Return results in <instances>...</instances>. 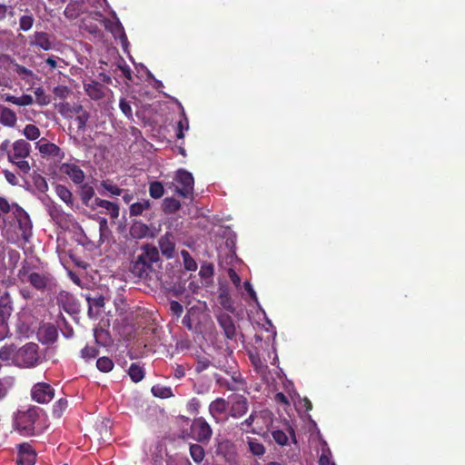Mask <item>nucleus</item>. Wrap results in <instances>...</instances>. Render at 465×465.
<instances>
[{
    "label": "nucleus",
    "instance_id": "nucleus-1",
    "mask_svg": "<svg viewBox=\"0 0 465 465\" xmlns=\"http://www.w3.org/2000/svg\"><path fill=\"white\" fill-rule=\"evenodd\" d=\"M0 151L6 153L8 161L16 166L21 174L26 175L30 173L29 160L33 159L30 156L31 144L26 140L19 139L14 143L5 140L0 145Z\"/></svg>",
    "mask_w": 465,
    "mask_h": 465
},
{
    "label": "nucleus",
    "instance_id": "nucleus-2",
    "mask_svg": "<svg viewBox=\"0 0 465 465\" xmlns=\"http://www.w3.org/2000/svg\"><path fill=\"white\" fill-rule=\"evenodd\" d=\"M160 261L157 247L152 244H143L141 252L131 262L130 272L139 279H147L154 271L153 264Z\"/></svg>",
    "mask_w": 465,
    "mask_h": 465
},
{
    "label": "nucleus",
    "instance_id": "nucleus-3",
    "mask_svg": "<svg viewBox=\"0 0 465 465\" xmlns=\"http://www.w3.org/2000/svg\"><path fill=\"white\" fill-rule=\"evenodd\" d=\"M40 409L33 406L25 411L19 410L15 416V428L21 435L35 434V422L39 419Z\"/></svg>",
    "mask_w": 465,
    "mask_h": 465
},
{
    "label": "nucleus",
    "instance_id": "nucleus-4",
    "mask_svg": "<svg viewBox=\"0 0 465 465\" xmlns=\"http://www.w3.org/2000/svg\"><path fill=\"white\" fill-rule=\"evenodd\" d=\"M39 346L35 342H28L16 349L15 364L18 367L31 368L39 363Z\"/></svg>",
    "mask_w": 465,
    "mask_h": 465
},
{
    "label": "nucleus",
    "instance_id": "nucleus-5",
    "mask_svg": "<svg viewBox=\"0 0 465 465\" xmlns=\"http://www.w3.org/2000/svg\"><path fill=\"white\" fill-rule=\"evenodd\" d=\"M190 436L201 444H208L213 429L203 417L194 418L190 426Z\"/></svg>",
    "mask_w": 465,
    "mask_h": 465
},
{
    "label": "nucleus",
    "instance_id": "nucleus-6",
    "mask_svg": "<svg viewBox=\"0 0 465 465\" xmlns=\"http://www.w3.org/2000/svg\"><path fill=\"white\" fill-rule=\"evenodd\" d=\"M215 459L220 465L235 464L237 461L235 444L229 440L219 441L215 450Z\"/></svg>",
    "mask_w": 465,
    "mask_h": 465
},
{
    "label": "nucleus",
    "instance_id": "nucleus-7",
    "mask_svg": "<svg viewBox=\"0 0 465 465\" xmlns=\"http://www.w3.org/2000/svg\"><path fill=\"white\" fill-rule=\"evenodd\" d=\"M25 282L42 293L51 292L56 285L54 277L48 272L30 273Z\"/></svg>",
    "mask_w": 465,
    "mask_h": 465
},
{
    "label": "nucleus",
    "instance_id": "nucleus-8",
    "mask_svg": "<svg viewBox=\"0 0 465 465\" xmlns=\"http://www.w3.org/2000/svg\"><path fill=\"white\" fill-rule=\"evenodd\" d=\"M13 213L18 223L22 238L25 242H28L32 236L33 228L32 222L28 213L16 203H13Z\"/></svg>",
    "mask_w": 465,
    "mask_h": 465
},
{
    "label": "nucleus",
    "instance_id": "nucleus-9",
    "mask_svg": "<svg viewBox=\"0 0 465 465\" xmlns=\"http://www.w3.org/2000/svg\"><path fill=\"white\" fill-rule=\"evenodd\" d=\"M174 180L181 185V187H177L175 190L179 195L187 198L193 193L194 179L190 172L183 169L178 170Z\"/></svg>",
    "mask_w": 465,
    "mask_h": 465
},
{
    "label": "nucleus",
    "instance_id": "nucleus-10",
    "mask_svg": "<svg viewBox=\"0 0 465 465\" xmlns=\"http://www.w3.org/2000/svg\"><path fill=\"white\" fill-rule=\"evenodd\" d=\"M31 397L38 403H48L54 397V389L46 382L35 383L31 390Z\"/></svg>",
    "mask_w": 465,
    "mask_h": 465
},
{
    "label": "nucleus",
    "instance_id": "nucleus-11",
    "mask_svg": "<svg viewBox=\"0 0 465 465\" xmlns=\"http://www.w3.org/2000/svg\"><path fill=\"white\" fill-rule=\"evenodd\" d=\"M256 424L251 430V433L262 435L265 434L272 425L273 414L271 411L263 409L256 411Z\"/></svg>",
    "mask_w": 465,
    "mask_h": 465
},
{
    "label": "nucleus",
    "instance_id": "nucleus-12",
    "mask_svg": "<svg viewBox=\"0 0 465 465\" xmlns=\"http://www.w3.org/2000/svg\"><path fill=\"white\" fill-rule=\"evenodd\" d=\"M84 90L86 94L94 101L102 100L105 98L108 94H113L110 88L94 80L84 83Z\"/></svg>",
    "mask_w": 465,
    "mask_h": 465
},
{
    "label": "nucleus",
    "instance_id": "nucleus-13",
    "mask_svg": "<svg viewBox=\"0 0 465 465\" xmlns=\"http://www.w3.org/2000/svg\"><path fill=\"white\" fill-rule=\"evenodd\" d=\"M35 144L43 157H53L57 160H62L64 156V152L58 145L48 142L45 138L40 139Z\"/></svg>",
    "mask_w": 465,
    "mask_h": 465
},
{
    "label": "nucleus",
    "instance_id": "nucleus-14",
    "mask_svg": "<svg viewBox=\"0 0 465 465\" xmlns=\"http://www.w3.org/2000/svg\"><path fill=\"white\" fill-rule=\"evenodd\" d=\"M248 410L249 403L246 397L239 394L232 396L229 410L231 417L240 419L248 412Z\"/></svg>",
    "mask_w": 465,
    "mask_h": 465
},
{
    "label": "nucleus",
    "instance_id": "nucleus-15",
    "mask_svg": "<svg viewBox=\"0 0 465 465\" xmlns=\"http://www.w3.org/2000/svg\"><path fill=\"white\" fill-rule=\"evenodd\" d=\"M90 208L95 210L97 208H102L104 211L101 213H104L109 214L112 219H116L119 217L120 207L117 203L110 202L101 198H94L90 205Z\"/></svg>",
    "mask_w": 465,
    "mask_h": 465
},
{
    "label": "nucleus",
    "instance_id": "nucleus-16",
    "mask_svg": "<svg viewBox=\"0 0 465 465\" xmlns=\"http://www.w3.org/2000/svg\"><path fill=\"white\" fill-rule=\"evenodd\" d=\"M217 322L223 329L227 340H235L237 331L232 318L226 312H221L217 315Z\"/></svg>",
    "mask_w": 465,
    "mask_h": 465
},
{
    "label": "nucleus",
    "instance_id": "nucleus-17",
    "mask_svg": "<svg viewBox=\"0 0 465 465\" xmlns=\"http://www.w3.org/2000/svg\"><path fill=\"white\" fill-rule=\"evenodd\" d=\"M223 371H224V372L227 374H231L232 381H229L228 380L223 378L221 375L215 373L214 374L215 381L220 386L224 387L229 391H234L236 389V387L232 383H235V384H242L243 383V380L239 371H230L224 368Z\"/></svg>",
    "mask_w": 465,
    "mask_h": 465
},
{
    "label": "nucleus",
    "instance_id": "nucleus-18",
    "mask_svg": "<svg viewBox=\"0 0 465 465\" xmlns=\"http://www.w3.org/2000/svg\"><path fill=\"white\" fill-rule=\"evenodd\" d=\"M61 172L66 174L74 183H82L84 180L83 170L74 163H63L60 168Z\"/></svg>",
    "mask_w": 465,
    "mask_h": 465
},
{
    "label": "nucleus",
    "instance_id": "nucleus-19",
    "mask_svg": "<svg viewBox=\"0 0 465 465\" xmlns=\"http://www.w3.org/2000/svg\"><path fill=\"white\" fill-rule=\"evenodd\" d=\"M31 46H37L44 51H49L53 49V43L50 39V35L45 32H35L30 42Z\"/></svg>",
    "mask_w": 465,
    "mask_h": 465
},
{
    "label": "nucleus",
    "instance_id": "nucleus-20",
    "mask_svg": "<svg viewBox=\"0 0 465 465\" xmlns=\"http://www.w3.org/2000/svg\"><path fill=\"white\" fill-rule=\"evenodd\" d=\"M211 367L223 370V366L214 364L208 356L203 354L196 355L194 366V371L196 374H201Z\"/></svg>",
    "mask_w": 465,
    "mask_h": 465
},
{
    "label": "nucleus",
    "instance_id": "nucleus-21",
    "mask_svg": "<svg viewBox=\"0 0 465 465\" xmlns=\"http://www.w3.org/2000/svg\"><path fill=\"white\" fill-rule=\"evenodd\" d=\"M229 402L223 398H217L209 405L210 414L217 420L220 415L223 414L228 409Z\"/></svg>",
    "mask_w": 465,
    "mask_h": 465
},
{
    "label": "nucleus",
    "instance_id": "nucleus-22",
    "mask_svg": "<svg viewBox=\"0 0 465 465\" xmlns=\"http://www.w3.org/2000/svg\"><path fill=\"white\" fill-rule=\"evenodd\" d=\"M158 243L162 254L167 259L173 258L175 246L171 239V235L169 233L164 234L159 239Z\"/></svg>",
    "mask_w": 465,
    "mask_h": 465
},
{
    "label": "nucleus",
    "instance_id": "nucleus-23",
    "mask_svg": "<svg viewBox=\"0 0 465 465\" xmlns=\"http://www.w3.org/2000/svg\"><path fill=\"white\" fill-rule=\"evenodd\" d=\"M40 341L43 343L49 344L54 342L58 338V331L52 324L45 325L39 331Z\"/></svg>",
    "mask_w": 465,
    "mask_h": 465
},
{
    "label": "nucleus",
    "instance_id": "nucleus-24",
    "mask_svg": "<svg viewBox=\"0 0 465 465\" xmlns=\"http://www.w3.org/2000/svg\"><path fill=\"white\" fill-rule=\"evenodd\" d=\"M100 187L104 190L102 195L120 196L124 193V189L120 188L113 180L106 179L100 183Z\"/></svg>",
    "mask_w": 465,
    "mask_h": 465
},
{
    "label": "nucleus",
    "instance_id": "nucleus-25",
    "mask_svg": "<svg viewBox=\"0 0 465 465\" xmlns=\"http://www.w3.org/2000/svg\"><path fill=\"white\" fill-rule=\"evenodd\" d=\"M84 3V0H73L69 3L64 11L65 17L69 19L77 18L83 13L82 7Z\"/></svg>",
    "mask_w": 465,
    "mask_h": 465
},
{
    "label": "nucleus",
    "instance_id": "nucleus-26",
    "mask_svg": "<svg viewBox=\"0 0 465 465\" xmlns=\"http://www.w3.org/2000/svg\"><path fill=\"white\" fill-rule=\"evenodd\" d=\"M17 117L15 113L7 107L0 108V123L5 126L12 127L16 124Z\"/></svg>",
    "mask_w": 465,
    "mask_h": 465
},
{
    "label": "nucleus",
    "instance_id": "nucleus-27",
    "mask_svg": "<svg viewBox=\"0 0 465 465\" xmlns=\"http://www.w3.org/2000/svg\"><path fill=\"white\" fill-rule=\"evenodd\" d=\"M148 233L149 227L141 222H134L130 228V234L134 239L144 238Z\"/></svg>",
    "mask_w": 465,
    "mask_h": 465
},
{
    "label": "nucleus",
    "instance_id": "nucleus-28",
    "mask_svg": "<svg viewBox=\"0 0 465 465\" xmlns=\"http://www.w3.org/2000/svg\"><path fill=\"white\" fill-rule=\"evenodd\" d=\"M5 100L18 106H27L33 104L34 103V99L30 94H23L20 97L6 94Z\"/></svg>",
    "mask_w": 465,
    "mask_h": 465
},
{
    "label": "nucleus",
    "instance_id": "nucleus-29",
    "mask_svg": "<svg viewBox=\"0 0 465 465\" xmlns=\"http://www.w3.org/2000/svg\"><path fill=\"white\" fill-rule=\"evenodd\" d=\"M128 374L134 382H139L144 378L145 371L143 366L134 362L129 367Z\"/></svg>",
    "mask_w": 465,
    "mask_h": 465
},
{
    "label": "nucleus",
    "instance_id": "nucleus-30",
    "mask_svg": "<svg viewBox=\"0 0 465 465\" xmlns=\"http://www.w3.org/2000/svg\"><path fill=\"white\" fill-rule=\"evenodd\" d=\"M55 193L58 195V197L68 206L72 207L74 201H73V193L71 191L64 185L57 184L55 186Z\"/></svg>",
    "mask_w": 465,
    "mask_h": 465
},
{
    "label": "nucleus",
    "instance_id": "nucleus-31",
    "mask_svg": "<svg viewBox=\"0 0 465 465\" xmlns=\"http://www.w3.org/2000/svg\"><path fill=\"white\" fill-rule=\"evenodd\" d=\"M151 208V202L149 200H143L142 202H137L132 203L130 205V216H139L144 211L149 210Z\"/></svg>",
    "mask_w": 465,
    "mask_h": 465
},
{
    "label": "nucleus",
    "instance_id": "nucleus-32",
    "mask_svg": "<svg viewBox=\"0 0 465 465\" xmlns=\"http://www.w3.org/2000/svg\"><path fill=\"white\" fill-rule=\"evenodd\" d=\"M181 208V203L173 197H166L163 202V211L165 213H175Z\"/></svg>",
    "mask_w": 465,
    "mask_h": 465
},
{
    "label": "nucleus",
    "instance_id": "nucleus-33",
    "mask_svg": "<svg viewBox=\"0 0 465 465\" xmlns=\"http://www.w3.org/2000/svg\"><path fill=\"white\" fill-rule=\"evenodd\" d=\"M247 444L249 451L254 455L261 457L265 453V448L262 443L258 440L252 438H247Z\"/></svg>",
    "mask_w": 465,
    "mask_h": 465
},
{
    "label": "nucleus",
    "instance_id": "nucleus-34",
    "mask_svg": "<svg viewBox=\"0 0 465 465\" xmlns=\"http://www.w3.org/2000/svg\"><path fill=\"white\" fill-rule=\"evenodd\" d=\"M94 196V189L91 185L85 183L81 186L80 197H81L83 203L85 206L90 207V205L92 204V203H90V202L92 201Z\"/></svg>",
    "mask_w": 465,
    "mask_h": 465
},
{
    "label": "nucleus",
    "instance_id": "nucleus-35",
    "mask_svg": "<svg viewBox=\"0 0 465 465\" xmlns=\"http://www.w3.org/2000/svg\"><path fill=\"white\" fill-rule=\"evenodd\" d=\"M218 300L219 303L224 310L230 312H233L235 311L233 301L227 292H222L218 296Z\"/></svg>",
    "mask_w": 465,
    "mask_h": 465
},
{
    "label": "nucleus",
    "instance_id": "nucleus-36",
    "mask_svg": "<svg viewBox=\"0 0 465 465\" xmlns=\"http://www.w3.org/2000/svg\"><path fill=\"white\" fill-rule=\"evenodd\" d=\"M190 455L196 463H201L204 457L205 451L202 445L194 443L190 445Z\"/></svg>",
    "mask_w": 465,
    "mask_h": 465
},
{
    "label": "nucleus",
    "instance_id": "nucleus-37",
    "mask_svg": "<svg viewBox=\"0 0 465 465\" xmlns=\"http://www.w3.org/2000/svg\"><path fill=\"white\" fill-rule=\"evenodd\" d=\"M11 64L13 65L14 72H15L23 80L28 81L29 78H33L35 76V74L31 69H28L15 61H12Z\"/></svg>",
    "mask_w": 465,
    "mask_h": 465
},
{
    "label": "nucleus",
    "instance_id": "nucleus-38",
    "mask_svg": "<svg viewBox=\"0 0 465 465\" xmlns=\"http://www.w3.org/2000/svg\"><path fill=\"white\" fill-rule=\"evenodd\" d=\"M181 255L183 258V266H184L185 270L190 271V272H195L198 267L197 262L191 256V254L187 251L183 250L181 252Z\"/></svg>",
    "mask_w": 465,
    "mask_h": 465
},
{
    "label": "nucleus",
    "instance_id": "nucleus-39",
    "mask_svg": "<svg viewBox=\"0 0 465 465\" xmlns=\"http://www.w3.org/2000/svg\"><path fill=\"white\" fill-rule=\"evenodd\" d=\"M16 354V347L14 345H5L0 349V360L9 361L12 360L15 363V356Z\"/></svg>",
    "mask_w": 465,
    "mask_h": 465
},
{
    "label": "nucleus",
    "instance_id": "nucleus-40",
    "mask_svg": "<svg viewBox=\"0 0 465 465\" xmlns=\"http://www.w3.org/2000/svg\"><path fill=\"white\" fill-rule=\"evenodd\" d=\"M149 193L153 199H160L164 193V188L161 182H152L149 184Z\"/></svg>",
    "mask_w": 465,
    "mask_h": 465
},
{
    "label": "nucleus",
    "instance_id": "nucleus-41",
    "mask_svg": "<svg viewBox=\"0 0 465 465\" xmlns=\"http://www.w3.org/2000/svg\"><path fill=\"white\" fill-rule=\"evenodd\" d=\"M114 361L109 357H100L96 361V367L102 372H109L114 368Z\"/></svg>",
    "mask_w": 465,
    "mask_h": 465
},
{
    "label": "nucleus",
    "instance_id": "nucleus-42",
    "mask_svg": "<svg viewBox=\"0 0 465 465\" xmlns=\"http://www.w3.org/2000/svg\"><path fill=\"white\" fill-rule=\"evenodd\" d=\"M256 411H252L247 419L242 421L239 425V429L244 432H251L253 426L256 424Z\"/></svg>",
    "mask_w": 465,
    "mask_h": 465
},
{
    "label": "nucleus",
    "instance_id": "nucleus-43",
    "mask_svg": "<svg viewBox=\"0 0 465 465\" xmlns=\"http://www.w3.org/2000/svg\"><path fill=\"white\" fill-rule=\"evenodd\" d=\"M151 391L153 396L162 398V399H166V398H170L171 396H173L172 390L169 387L155 385V386L152 387Z\"/></svg>",
    "mask_w": 465,
    "mask_h": 465
},
{
    "label": "nucleus",
    "instance_id": "nucleus-44",
    "mask_svg": "<svg viewBox=\"0 0 465 465\" xmlns=\"http://www.w3.org/2000/svg\"><path fill=\"white\" fill-rule=\"evenodd\" d=\"M34 93L36 97V103L39 105L44 106L51 103L50 96L45 94V91L43 87H36Z\"/></svg>",
    "mask_w": 465,
    "mask_h": 465
},
{
    "label": "nucleus",
    "instance_id": "nucleus-45",
    "mask_svg": "<svg viewBox=\"0 0 465 465\" xmlns=\"http://www.w3.org/2000/svg\"><path fill=\"white\" fill-rule=\"evenodd\" d=\"M35 23L33 15H24L19 19V28L24 32L29 31Z\"/></svg>",
    "mask_w": 465,
    "mask_h": 465
},
{
    "label": "nucleus",
    "instance_id": "nucleus-46",
    "mask_svg": "<svg viewBox=\"0 0 465 465\" xmlns=\"http://www.w3.org/2000/svg\"><path fill=\"white\" fill-rule=\"evenodd\" d=\"M32 271L31 265L27 261H24L22 262L21 268L18 270L17 277L22 282H25L28 279L30 273H34Z\"/></svg>",
    "mask_w": 465,
    "mask_h": 465
},
{
    "label": "nucleus",
    "instance_id": "nucleus-47",
    "mask_svg": "<svg viewBox=\"0 0 465 465\" xmlns=\"http://www.w3.org/2000/svg\"><path fill=\"white\" fill-rule=\"evenodd\" d=\"M24 135L28 139L35 141L40 136V130L35 124H27L24 129Z\"/></svg>",
    "mask_w": 465,
    "mask_h": 465
},
{
    "label": "nucleus",
    "instance_id": "nucleus-48",
    "mask_svg": "<svg viewBox=\"0 0 465 465\" xmlns=\"http://www.w3.org/2000/svg\"><path fill=\"white\" fill-rule=\"evenodd\" d=\"M73 300V296L65 291H61L57 295V302L61 304L64 311L69 312V307L71 301Z\"/></svg>",
    "mask_w": 465,
    "mask_h": 465
},
{
    "label": "nucleus",
    "instance_id": "nucleus-49",
    "mask_svg": "<svg viewBox=\"0 0 465 465\" xmlns=\"http://www.w3.org/2000/svg\"><path fill=\"white\" fill-rule=\"evenodd\" d=\"M35 452H27L26 455L18 454L16 462L18 465H35Z\"/></svg>",
    "mask_w": 465,
    "mask_h": 465
},
{
    "label": "nucleus",
    "instance_id": "nucleus-50",
    "mask_svg": "<svg viewBox=\"0 0 465 465\" xmlns=\"http://www.w3.org/2000/svg\"><path fill=\"white\" fill-rule=\"evenodd\" d=\"M8 324L6 314L0 310V341L4 340L8 333Z\"/></svg>",
    "mask_w": 465,
    "mask_h": 465
},
{
    "label": "nucleus",
    "instance_id": "nucleus-51",
    "mask_svg": "<svg viewBox=\"0 0 465 465\" xmlns=\"http://www.w3.org/2000/svg\"><path fill=\"white\" fill-rule=\"evenodd\" d=\"M66 408H67V400H65V399L58 400L53 406L54 416L60 418Z\"/></svg>",
    "mask_w": 465,
    "mask_h": 465
},
{
    "label": "nucleus",
    "instance_id": "nucleus-52",
    "mask_svg": "<svg viewBox=\"0 0 465 465\" xmlns=\"http://www.w3.org/2000/svg\"><path fill=\"white\" fill-rule=\"evenodd\" d=\"M99 351L91 346H85L81 351V357L85 361L94 359L98 355Z\"/></svg>",
    "mask_w": 465,
    "mask_h": 465
},
{
    "label": "nucleus",
    "instance_id": "nucleus-53",
    "mask_svg": "<svg viewBox=\"0 0 465 465\" xmlns=\"http://www.w3.org/2000/svg\"><path fill=\"white\" fill-rule=\"evenodd\" d=\"M90 118V114L88 112H83L79 115H77L74 121L77 123V128L79 131H84L86 127V124Z\"/></svg>",
    "mask_w": 465,
    "mask_h": 465
},
{
    "label": "nucleus",
    "instance_id": "nucleus-54",
    "mask_svg": "<svg viewBox=\"0 0 465 465\" xmlns=\"http://www.w3.org/2000/svg\"><path fill=\"white\" fill-rule=\"evenodd\" d=\"M272 436L276 443L281 446H284L288 442V436L282 430H276L272 432Z\"/></svg>",
    "mask_w": 465,
    "mask_h": 465
},
{
    "label": "nucleus",
    "instance_id": "nucleus-55",
    "mask_svg": "<svg viewBox=\"0 0 465 465\" xmlns=\"http://www.w3.org/2000/svg\"><path fill=\"white\" fill-rule=\"evenodd\" d=\"M119 107L122 113L129 119H133V110L131 104L125 98H121Z\"/></svg>",
    "mask_w": 465,
    "mask_h": 465
},
{
    "label": "nucleus",
    "instance_id": "nucleus-56",
    "mask_svg": "<svg viewBox=\"0 0 465 465\" xmlns=\"http://www.w3.org/2000/svg\"><path fill=\"white\" fill-rule=\"evenodd\" d=\"M34 184L40 193H45L48 190L47 182L41 175H36L34 177Z\"/></svg>",
    "mask_w": 465,
    "mask_h": 465
},
{
    "label": "nucleus",
    "instance_id": "nucleus-57",
    "mask_svg": "<svg viewBox=\"0 0 465 465\" xmlns=\"http://www.w3.org/2000/svg\"><path fill=\"white\" fill-rule=\"evenodd\" d=\"M213 272H214L213 265L212 263H205V264L202 265L201 270L199 272V275L202 278H209V277L213 276Z\"/></svg>",
    "mask_w": 465,
    "mask_h": 465
},
{
    "label": "nucleus",
    "instance_id": "nucleus-58",
    "mask_svg": "<svg viewBox=\"0 0 465 465\" xmlns=\"http://www.w3.org/2000/svg\"><path fill=\"white\" fill-rule=\"evenodd\" d=\"M53 93L58 98L64 99L70 93V90L67 86L64 85H57L54 88Z\"/></svg>",
    "mask_w": 465,
    "mask_h": 465
},
{
    "label": "nucleus",
    "instance_id": "nucleus-59",
    "mask_svg": "<svg viewBox=\"0 0 465 465\" xmlns=\"http://www.w3.org/2000/svg\"><path fill=\"white\" fill-rule=\"evenodd\" d=\"M88 303H89V311H91L92 306H94L96 308H102L104 306V298L102 295H99L94 298H88Z\"/></svg>",
    "mask_w": 465,
    "mask_h": 465
},
{
    "label": "nucleus",
    "instance_id": "nucleus-60",
    "mask_svg": "<svg viewBox=\"0 0 465 465\" xmlns=\"http://www.w3.org/2000/svg\"><path fill=\"white\" fill-rule=\"evenodd\" d=\"M190 369L189 365H182V364H176V366L173 368V376L176 379H182L185 376V370Z\"/></svg>",
    "mask_w": 465,
    "mask_h": 465
},
{
    "label": "nucleus",
    "instance_id": "nucleus-61",
    "mask_svg": "<svg viewBox=\"0 0 465 465\" xmlns=\"http://www.w3.org/2000/svg\"><path fill=\"white\" fill-rule=\"evenodd\" d=\"M170 310L177 317H180L183 312V305L177 301H172L170 302Z\"/></svg>",
    "mask_w": 465,
    "mask_h": 465
},
{
    "label": "nucleus",
    "instance_id": "nucleus-62",
    "mask_svg": "<svg viewBox=\"0 0 465 465\" xmlns=\"http://www.w3.org/2000/svg\"><path fill=\"white\" fill-rule=\"evenodd\" d=\"M4 175L5 180L11 184V185H17L19 183V180L15 173H14L11 171L5 170Z\"/></svg>",
    "mask_w": 465,
    "mask_h": 465
},
{
    "label": "nucleus",
    "instance_id": "nucleus-63",
    "mask_svg": "<svg viewBox=\"0 0 465 465\" xmlns=\"http://www.w3.org/2000/svg\"><path fill=\"white\" fill-rule=\"evenodd\" d=\"M228 276L231 280V282L236 286L239 287L241 284V277L239 274L235 272V270L230 268L228 271Z\"/></svg>",
    "mask_w": 465,
    "mask_h": 465
},
{
    "label": "nucleus",
    "instance_id": "nucleus-64",
    "mask_svg": "<svg viewBox=\"0 0 465 465\" xmlns=\"http://www.w3.org/2000/svg\"><path fill=\"white\" fill-rule=\"evenodd\" d=\"M328 453H325V451H322L320 459H319V465H335L333 462L331 461V459L329 457L330 450H327Z\"/></svg>",
    "mask_w": 465,
    "mask_h": 465
}]
</instances>
